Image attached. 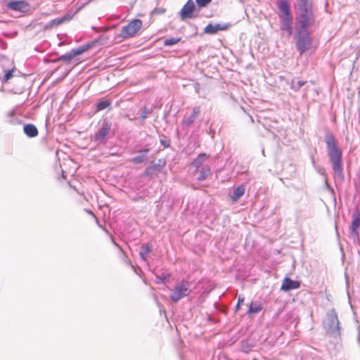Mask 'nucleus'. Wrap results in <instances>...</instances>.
I'll list each match as a JSON object with an SVG mask.
<instances>
[{
  "mask_svg": "<svg viewBox=\"0 0 360 360\" xmlns=\"http://www.w3.org/2000/svg\"><path fill=\"white\" fill-rule=\"evenodd\" d=\"M92 44H86L82 46H80L76 49H72L70 51L61 55L58 58V61H63L65 63L70 62L73 58L80 54H82L85 51H88L89 49L92 47Z\"/></svg>",
  "mask_w": 360,
  "mask_h": 360,
  "instance_id": "nucleus-8",
  "label": "nucleus"
},
{
  "mask_svg": "<svg viewBox=\"0 0 360 360\" xmlns=\"http://www.w3.org/2000/svg\"><path fill=\"white\" fill-rule=\"evenodd\" d=\"M73 14L68 13L64 15L62 17L55 18L49 22H48L45 25V29H51L53 27H56L60 25L64 22L70 21L73 18Z\"/></svg>",
  "mask_w": 360,
  "mask_h": 360,
  "instance_id": "nucleus-13",
  "label": "nucleus"
},
{
  "mask_svg": "<svg viewBox=\"0 0 360 360\" xmlns=\"http://www.w3.org/2000/svg\"><path fill=\"white\" fill-rule=\"evenodd\" d=\"M253 360H258V359H254Z\"/></svg>",
  "mask_w": 360,
  "mask_h": 360,
  "instance_id": "nucleus-41",
  "label": "nucleus"
},
{
  "mask_svg": "<svg viewBox=\"0 0 360 360\" xmlns=\"http://www.w3.org/2000/svg\"><path fill=\"white\" fill-rule=\"evenodd\" d=\"M283 4H285L288 6H290L289 1L288 0H279L277 4L278 9H281V6Z\"/></svg>",
  "mask_w": 360,
  "mask_h": 360,
  "instance_id": "nucleus-35",
  "label": "nucleus"
},
{
  "mask_svg": "<svg viewBox=\"0 0 360 360\" xmlns=\"http://www.w3.org/2000/svg\"><path fill=\"white\" fill-rule=\"evenodd\" d=\"M181 40V38L179 37H172V38H168V39H166L165 41H164V45L165 46H173L176 44H177L178 42H179Z\"/></svg>",
  "mask_w": 360,
  "mask_h": 360,
  "instance_id": "nucleus-27",
  "label": "nucleus"
},
{
  "mask_svg": "<svg viewBox=\"0 0 360 360\" xmlns=\"http://www.w3.org/2000/svg\"><path fill=\"white\" fill-rule=\"evenodd\" d=\"M298 6H307V5L311 4L309 0H297Z\"/></svg>",
  "mask_w": 360,
  "mask_h": 360,
  "instance_id": "nucleus-33",
  "label": "nucleus"
},
{
  "mask_svg": "<svg viewBox=\"0 0 360 360\" xmlns=\"http://www.w3.org/2000/svg\"><path fill=\"white\" fill-rule=\"evenodd\" d=\"M170 277V275L169 274H162L160 276H155V282L158 283H165L167 279H168Z\"/></svg>",
  "mask_w": 360,
  "mask_h": 360,
  "instance_id": "nucleus-28",
  "label": "nucleus"
},
{
  "mask_svg": "<svg viewBox=\"0 0 360 360\" xmlns=\"http://www.w3.org/2000/svg\"><path fill=\"white\" fill-rule=\"evenodd\" d=\"M210 174V168L208 165L203 166L200 171L199 176L198 177V181H204L207 178V176Z\"/></svg>",
  "mask_w": 360,
  "mask_h": 360,
  "instance_id": "nucleus-21",
  "label": "nucleus"
},
{
  "mask_svg": "<svg viewBox=\"0 0 360 360\" xmlns=\"http://www.w3.org/2000/svg\"><path fill=\"white\" fill-rule=\"evenodd\" d=\"M327 155L335 177L344 180L342 152L338 146V142L332 134H328L325 138Z\"/></svg>",
  "mask_w": 360,
  "mask_h": 360,
  "instance_id": "nucleus-1",
  "label": "nucleus"
},
{
  "mask_svg": "<svg viewBox=\"0 0 360 360\" xmlns=\"http://www.w3.org/2000/svg\"><path fill=\"white\" fill-rule=\"evenodd\" d=\"M24 133L30 138L36 137L38 135L37 127L32 124H26L23 127Z\"/></svg>",
  "mask_w": 360,
  "mask_h": 360,
  "instance_id": "nucleus-17",
  "label": "nucleus"
},
{
  "mask_svg": "<svg viewBox=\"0 0 360 360\" xmlns=\"http://www.w3.org/2000/svg\"><path fill=\"white\" fill-rule=\"evenodd\" d=\"M296 48L300 54H302L309 49L311 44L310 34L308 28L300 29V27H296Z\"/></svg>",
  "mask_w": 360,
  "mask_h": 360,
  "instance_id": "nucleus-6",
  "label": "nucleus"
},
{
  "mask_svg": "<svg viewBox=\"0 0 360 360\" xmlns=\"http://www.w3.org/2000/svg\"><path fill=\"white\" fill-rule=\"evenodd\" d=\"M195 8L193 0H188L179 12L180 18L182 20L193 18V11Z\"/></svg>",
  "mask_w": 360,
  "mask_h": 360,
  "instance_id": "nucleus-10",
  "label": "nucleus"
},
{
  "mask_svg": "<svg viewBox=\"0 0 360 360\" xmlns=\"http://www.w3.org/2000/svg\"><path fill=\"white\" fill-rule=\"evenodd\" d=\"M207 155L204 153H200L197 158L192 162V165L198 169L200 167L204 162Z\"/></svg>",
  "mask_w": 360,
  "mask_h": 360,
  "instance_id": "nucleus-23",
  "label": "nucleus"
},
{
  "mask_svg": "<svg viewBox=\"0 0 360 360\" xmlns=\"http://www.w3.org/2000/svg\"><path fill=\"white\" fill-rule=\"evenodd\" d=\"M8 122L12 124H18L21 123V120L15 116L14 111L8 113Z\"/></svg>",
  "mask_w": 360,
  "mask_h": 360,
  "instance_id": "nucleus-24",
  "label": "nucleus"
},
{
  "mask_svg": "<svg viewBox=\"0 0 360 360\" xmlns=\"http://www.w3.org/2000/svg\"><path fill=\"white\" fill-rule=\"evenodd\" d=\"M262 310V305L260 303L256 302H252L249 306L248 314L249 315L259 313Z\"/></svg>",
  "mask_w": 360,
  "mask_h": 360,
  "instance_id": "nucleus-19",
  "label": "nucleus"
},
{
  "mask_svg": "<svg viewBox=\"0 0 360 360\" xmlns=\"http://www.w3.org/2000/svg\"><path fill=\"white\" fill-rule=\"evenodd\" d=\"M298 8L300 13L297 19L296 27L300 29L309 28L314 21L311 4L307 5V6H298Z\"/></svg>",
  "mask_w": 360,
  "mask_h": 360,
  "instance_id": "nucleus-5",
  "label": "nucleus"
},
{
  "mask_svg": "<svg viewBox=\"0 0 360 360\" xmlns=\"http://www.w3.org/2000/svg\"><path fill=\"white\" fill-rule=\"evenodd\" d=\"M212 0H195L197 4V6L199 8L206 7L208 4L211 3Z\"/></svg>",
  "mask_w": 360,
  "mask_h": 360,
  "instance_id": "nucleus-29",
  "label": "nucleus"
},
{
  "mask_svg": "<svg viewBox=\"0 0 360 360\" xmlns=\"http://www.w3.org/2000/svg\"><path fill=\"white\" fill-rule=\"evenodd\" d=\"M151 251L152 248L148 244L143 245L139 252V255L141 259L144 262H146L148 255Z\"/></svg>",
  "mask_w": 360,
  "mask_h": 360,
  "instance_id": "nucleus-18",
  "label": "nucleus"
},
{
  "mask_svg": "<svg viewBox=\"0 0 360 360\" xmlns=\"http://www.w3.org/2000/svg\"><path fill=\"white\" fill-rule=\"evenodd\" d=\"M244 300H245L244 297L243 295H239L238 299V302L236 306V311H237L238 310L240 304H242L244 302Z\"/></svg>",
  "mask_w": 360,
  "mask_h": 360,
  "instance_id": "nucleus-32",
  "label": "nucleus"
},
{
  "mask_svg": "<svg viewBox=\"0 0 360 360\" xmlns=\"http://www.w3.org/2000/svg\"><path fill=\"white\" fill-rule=\"evenodd\" d=\"M311 161H312L313 165H315V160H314V158H311Z\"/></svg>",
  "mask_w": 360,
  "mask_h": 360,
  "instance_id": "nucleus-39",
  "label": "nucleus"
},
{
  "mask_svg": "<svg viewBox=\"0 0 360 360\" xmlns=\"http://www.w3.org/2000/svg\"><path fill=\"white\" fill-rule=\"evenodd\" d=\"M143 22L141 20L134 19L127 25L122 27L120 36L124 39L133 37L141 28Z\"/></svg>",
  "mask_w": 360,
  "mask_h": 360,
  "instance_id": "nucleus-7",
  "label": "nucleus"
},
{
  "mask_svg": "<svg viewBox=\"0 0 360 360\" xmlns=\"http://www.w3.org/2000/svg\"><path fill=\"white\" fill-rule=\"evenodd\" d=\"M110 104H111V103L108 100L101 101L97 103L96 110L97 111L103 110L107 108L108 107H109L110 105Z\"/></svg>",
  "mask_w": 360,
  "mask_h": 360,
  "instance_id": "nucleus-25",
  "label": "nucleus"
},
{
  "mask_svg": "<svg viewBox=\"0 0 360 360\" xmlns=\"http://www.w3.org/2000/svg\"><path fill=\"white\" fill-rule=\"evenodd\" d=\"M88 212H89V214H91V215H93L94 217H95V215L93 214V212H92L91 211H89Z\"/></svg>",
  "mask_w": 360,
  "mask_h": 360,
  "instance_id": "nucleus-40",
  "label": "nucleus"
},
{
  "mask_svg": "<svg viewBox=\"0 0 360 360\" xmlns=\"http://www.w3.org/2000/svg\"><path fill=\"white\" fill-rule=\"evenodd\" d=\"M150 169H153L158 172H160L162 169V166L160 164H155L153 162H151V166L146 169V173H148V171Z\"/></svg>",
  "mask_w": 360,
  "mask_h": 360,
  "instance_id": "nucleus-31",
  "label": "nucleus"
},
{
  "mask_svg": "<svg viewBox=\"0 0 360 360\" xmlns=\"http://www.w3.org/2000/svg\"><path fill=\"white\" fill-rule=\"evenodd\" d=\"M150 149L149 148H144L143 150H139V153H141V154H146L149 152Z\"/></svg>",
  "mask_w": 360,
  "mask_h": 360,
  "instance_id": "nucleus-36",
  "label": "nucleus"
},
{
  "mask_svg": "<svg viewBox=\"0 0 360 360\" xmlns=\"http://www.w3.org/2000/svg\"><path fill=\"white\" fill-rule=\"evenodd\" d=\"M360 226V210H356L352 214V221L350 226V235L354 238H359L358 227Z\"/></svg>",
  "mask_w": 360,
  "mask_h": 360,
  "instance_id": "nucleus-12",
  "label": "nucleus"
},
{
  "mask_svg": "<svg viewBox=\"0 0 360 360\" xmlns=\"http://www.w3.org/2000/svg\"><path fill=\"white\" fill-rule=\"evenodd\" d=\"M245 186L243 185H240L238 186L233 191V193L231 196L233 201H237L240 198H241L245 193Z\"/></svg>",
  "mask_w": 360,
  "mask_h": 360,
  "instance_id": "nucleus-20",
  "label": "nucleus"
},
{
  "mask_svg": "<svg viewBox=\"0 0 360 360\" xmlns=\"http://www.w3.org/2000/svg\"><path fill=\"white\" fill-rule=\"evenodd\" d=\"M28 5L23 1H11L8 4V8L18 11H23L27 8Z\"/></svg>",
  "mask_w": 360,
  "mask_h": 360,
  "instance_id": "nucleus-16",
  "label": "nucleus"
},
{
  "mask_svg": "<svg viewBox=\"0 0 360 360\" xmlns=\"http://www.w3.org/2000/svg\"><path fill=\"white\" fill-rule=\"evenodd\" d=\"M111 129V124L108 122H103L100 129L94 134V139L98 143H102Z\"/></svg>",
  "mask_w": 360,
  "mask_h": 360,
  "instance_id": "nucleus-11",
  "label": "nucleus"
},
{
  "mask_svg": "<svg viewBox=\"0 0 360 360\" xmlns=\"http://www.w3.org/2000/svg\"><path fill=\"white\" fill-rule=\"evenodd\" d=\"M147 156L145 154H141L133 158L130 161L134 164H140L146 160Z\"/></svg>",
  "mask_w": 360,
  "mask_h": 360,
  "instance_id": "nucleus-26",
  "label": "nucleus"
},
{
  "mask_svg": "<svg viewBox=\"0 0 360 360\" xmlns=\"http://www.w3.org/2000/svg\"><path fill=\"white\" fill-rule=\"evenodd\" d=\"M191 292V283L188 281L182 279L174 286L170 295V299L173 302H177L180 300L188 296Z\"/></svg>",
  "mask_w": 360,
  "mask_h": 360,
  "instance_id": "nucleus-4",
  "label": "nucleus"
},
{
  "mask_svg": "<svg viewBox=\"0 0 360 360\" xmlns=\"http://www.w3.org/2000/svg\"><path fill=\"white\" fill-rule=\"evenodd\" d=\"M149 113V110L146 108H144L142 110H141V117L143 119V120H145L147 116H148V114Z\"/></svg>",
  "mask_w": 360,
  "mask_h": 360,
  "instance_id": "nucleus-34",
  "label": "nucleus"
},
{
  "mask_svg": "<svg viewBox=\"0 0 360 360\" xmlns=\"http://www.w3.org/2000/svg\"><path fill=\"white\" fill-rule=\"evenodd\" d=\"M300 287L298 281H292L290 278H285L282 283L281 290L288 291L290 290L297 289Z\"/></svg>",
  "mask_w": 360,
  "mask_h": 360,
  "instance_id": "nucleus-15",
  "label": "nucleus"
},
{
  "mask_svg": "<svg viewBox=\"0 0 360 360\" xmlns=\"http://www.w3.org/2000/svg\"><path fill=\"white\" fill-rule=\"evenodd\" d=\"M323 328L332 337L338 338L341 335V328L338 314L334 309L327 312L326 318L324 320Z\"/></svg>",
  "mask_w": 360,
  "mask_h": 360,
  "instance_id": "nucleus-2",
  "label": "nucleus"
},
{
  "mask_svg": "<svg viewBox=\"0 0 360 360\" xmlns=\"http://www.w3.org/2000/svg\"><path fill=\"white\" fill-rule=\"evenodd\" d=\"M357 342L360 343V326L358 327Z\"/></svg>",
  "mask_w": 360,
  "mask_h": 360,
  "instance_id": "nucleus-37",
  "label": "nucleus"
},
{
  "mask_svg": "<svg viewBox=\"0 0 360 360\" xmlns=\"http://www.w3.org/2000/svg\"><path fill=\"white\" fill-rule=\"evenodd\" d=\"M278 18L280 19V29L287 32L288 37L292 34V16L290 14V7L285 4L281 6L278 9Z\"/></svg>",
  "mask_w": 360,
  "mask_h": 360,
  "instance_id": "nucleus-3",
  "label": "nucleus"
},
{
  "mask_svg": "<svg viewBox=\"0 0 360 360\" xmlns=\"http://www.w3.org/2000/svg\"><path fill=\"white\" fill-rule=\"evenodd\" d=\"M13 70L14 68H12L11 70H9L8 71L6 72L3 77L2 82H6L8 80H9L13 77Z\"/></svg>",
  "mask_w": 360,
  "mask_h": 360,
  "instance_id": "nucleus-30",
  "label": "nucleus"
},
{
  "mask_svg": "<svg viewBox=\"0 0 360 360\" xmlns=\"http://www.w3.org/2000/svg\"><path fill=\"white\" fill-rule=\"evenodd\" d=\"M230 23H217L207 25L204 30V32L207 34H214L220 30H226L231 27Z\"/></svg>",
  "mask_w": 360,
  "mask_h": 360,
  "instance_id": "nucleus-14",
  "label": "nucleus"
},
{
  "mask_svg": "<svg viewBox=\"0 0 360 360\" xmlns=\"http://www.w3.org/2000/svg\"><path fill=\"white\" fill-rule=\"evenodd\" d=\"M307 82L299 80L295 81V78L292 79L290 83V89L293 90L294 91H298L302 86H303Z\"/></svg>",
  "mask_w": 360,
  "mask_h": 360,
  "instance_id": "nucleus-22",
  "label": "nucleus"
},
{
  "mask_svg": "<svg viewBox=\"0 0 360 360\" xmlns=\"http://www.w3.org/2000/svg\"><path fill=\"white\" fill-rule=\"evenodd\" d=\"M161 143H162V144H163V145H164V146H165V147H166V148H167V147H168V146H169V144L166 141H162H162H161Z\"/></svg>",
  "mask_w": 360,
  "mask_h": 360,
  "instance_id": "nucleus-38",
  "label": "nucleus"
},
{
  "mask_svg": "<svg viewBox=\"0 0 360 360\" xmlns=\"http://www.w3.org/2000/svg\"><path fill=\"white\" fill-rule=\"evenodd\" d=\"M200 113V107L195 106L192 112L188 116H185L181 122V128L183 130H186L188 127L195 122L197 117L199 116Z\"/></svg>",
  "mask_w": 360,
  "mask_h": 360,
  "instance_id": "nucleus-9",
  "label": "nucleus"
}]
</instances>
